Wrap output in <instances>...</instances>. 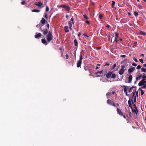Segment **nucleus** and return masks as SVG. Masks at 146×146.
<instances>
[{
  "mask_svg": "<svg viewBox=\"0 0 146 146\" xmlns=\"http://www.w3.org/2000/svg\"><path fill=\"white\" fill-rule=\"evenodd\" d=\"M49 27V24H47L46 26H45L44 28H42V27H40L41 31L43 32L44 35H46V38L48 42L52 40L53 38L52 33L48 30Z\"/></svg>",
  "mask_w": 146,
  "mask_h": 146,
  "instance_id": "1",
  "label": "nucleus"
},
{
  "mask_svg": "<svg viewBox=\"0 0 146 146\" xmlns=\"http://www.w3.org/2000/svg\"><path fill=\"white\" fill-rule=\"evenodd\" d=\"M82 54L80 53V59L79 60L77 61V66L78 68H79L80 67L82 64Z\"/></svg>",
  "mask_w": 146,
  "mask_h": 146,
  "instance_id": "2",
  "label": "nucleus"
},
{
  "mask_svg": "<svg viewBox=\"0 0 146 146\" xmlns=\"http://www.w3.org/2000/svg\"><path fill=\"white\" fill-rule=\"evenodd\" d=\"M132 102L133 104V107H132V112H134L136 114H137V113L138 112V111L137 109V107L135 105L133 104V100L132 99H131Z\"/></svg>",
  "mask_w": 146,
  "mask_h": 146,
  "instance_id": "3",
  "label": "nucleus"
},
{
  "mask_svg": "<svg viewBox=\"0 0 146 146\" xmlns=\"http://www.w3.org/2000/svg\"><path fill=\"white\" fill-rule=\"evenodd\" d=\"M136 88H135L134 89L132 92V94H133L132 95V98H134V101L135 103L136 101V97L135 95L136 93Z\"/></svg>",
  "mask_w": 146,
  "mask_h": 146,
  "instance_id": "4",
  "label": "nucleus"
},
{
  "mask_svg": "<svg viewBox=\"0 0 146 146\" xmlns=\"http://www.w3.org/2000/svg\"><path fill=\"white\" fill-rule=\"evenodd\" d=\"M121 68L120 69L118 72L119 74L120 75H122L124 73L125 71V66H121Z\"/></svg>",
  "mask_w": 146,
  "mask_h": 146,
  "instance_id": "5",
  "label": "nucleus"
},
{
  "mask_svg": "<svg viewBox=\"0 0 146 146\" xmlns=\"http://www.w3.org/2000/svg\"><path fill=\"white\" fill-rule=\"evenodd\" d=\"M129 61V60H127V59H125V60H124L123 61H122L121 62V64H123V65H121V66H125V67H126L128 65V64L127 63V62H125L126 61Z\"/></svg>",
  "mask_w": 146,
  "mask_h": 146,
  "instance_id": "6",
  "label": "nucleus"
},
{
  "mask_svg": "<svg viewBox=\"0 0 146 146\" xmlns=\"http://www.w3.org/2000/svg\"><path fill=\"white\" fill-rule=\"evenodd\" d=\"M113 72H111V71H109L108 72V73L106 75V77L108 78H110L111 76V74L113 73Z\"/></svg>",
  "mask_w": 146,
  "mask_h": 146,
  "instance_id": "7",
  "label": "nucleus"
},
{
  "mask_svg": "<svg viewBox=\"0 0 146 146\" xmlns=\"http://www.w3.org/2000/svg\"><path fill=\"white\" fill-rule=\"evenodd\" d=\"M117 110L118 114L121 116L123 115V113L120 109L117 108Z\"/></svg>",
  "mask_w": 146,
  "mask_h": 146,
  "instance_id": "8",
  "label": "nucleus"
},
{
  "mask_svg": "<svg viewBox=\"0 0 146 146\" xmlns=\"http://www.w3.org/2000/svg\"><path fill=\"white\" fill-rule=\"evenodd\" d=\"M35 4V5L39 7H41L43 5V4L41 3L40 1L38 3H36Z\"/></svg>",
  "mask_w": 146,
  "mask_h": 146,
  "instance_id": "9",
  "label": "nucleus"
},
{
  "mask_svg": "<svg viewBox=\"0 0 146 146\" xmlns=\"http://www.w3.org/2000/svg\"><path fill=\"white\" fill-rule=\"evenodd\" d=\"M145 83H146V82H144L142 80L139 83L138 85L139 86H141L143 85Z\"/></svg>",
  "mask_w": 146,
  "mask_h": 146,
  "instance_id": "10",
  "label": "nucleus"
},
{
  "mask_svg": "<svg viewBox=\"0 0 146 146\" xmlns=\"http://www.w3.org/2000/svg\"><path fill=\"white\" fill-rule=\"evenodd\" d=\"M135 70V68L133 67L131 68L128 70V72L129 74H131Z\"/></svg>",
  "mask_w": 146,
  "mask_h": 146,
  "instance_id": "11",
  "label": "nucleus"
},
{
  "mask_svg": "<svg viewBox=\"0 0 146 146\" xmlns=\"http://www.w3.org/2000/svg\"><path fill=\"white\" fill-rule=\"evenodd\" d=\"M40 22L42 24H44L46 22L47 23H48L47 21H46L45 19H44L43 18H42V20Z\"/></svg>",
  "mask_w": 146,
  "mask_h": 146,
  "instance_id": "12",
  "label": "nucleus"
},
{
  "mask_svg": "<svg viewBox=\"0 0 146 146\" xmlns=\"http://www.w3.org/2000/svg\"><path fill=\"white\" fill-rule=\"evenodd\" d=\"M42 36L41 33H39L35 35V37L36 38H40Z\"/></svg>",
  "mask_w": 146,
  "mask_h": 146,
  "instance_id": "13",
  "label": "nucleus"
},
{
  "mask_svg": "<svg viewBox=\"0 0 146 146\" xmlns=\"http://www.w3.org/2000/svg\"><path fill=\"white\" fill-rule=\"evenodd\" d=\"M41 41L42 43L45 44L46 45H47L48 43L47 42V41L45 38L42 39H41Z\"/></svg>",
  "mask_w": 146,
  "mask_h": 146,
  "instance_id": "14",
  "label": "nucleus"
},
{
  "mask_svg": "<svg viewBox=\"0 0 146 146\" xmlns=\"http://www.w3.org/2000/svg\"><path fill=\"white\" fill-rule=\"evenodd\" d=\"M64 30L65 31V32L66 33H68L69 32L68 27L67 26H64Z\"/></svg>",
  "mask_w": 146,
  "mask_h": 146,
  "instance_id": "15",
  "label": "nucleus"
},
{
  "mask_svg": "<svg viewBox=\"0 0 146 146\" xmlns=\"http://www.w3.org/2000/svg\"><path fill=\"white\" fill-rule=\"evenodd\" d=\"M64 8L65 9L66 11H69L70 9V7H69L68 6L65 5H64Z\"/></svg>",
  "mask_w": 146,
  "mask_h": 146,
  "instance_id": "16",
  "label": "nucleus"
},
{
  "mask_svg": "<svg viewBox=\"0 0 146 146\" xmlns=\"http://www.w3.org/2000/svg\"><path fill=\"white\" fill-rule=\"evenodd\" d=\"M131 101H132L130 99H129L128 102V103L129 104V107L131 108V109H132V106L131 103Z\"/></svg>",
  "mask_w": 146,
  "mask_h": 146,
  "instance_id": "17",
  "label": "nucleus"
},
{
  "mask_svg": "<svg viewBox=\"0 0 146 146\" xmlns=\"http://www.w3.org/2000/svg\"><path fill=\"white\" fill-rule=\"evenodd\" d=\"M132 75H130L128 77V82L131 83L132 79Z\"/></svg>",
  "mask_w": 146,
  "mask_h": 146,
  "instance_id": "18",
  "label": "nucleus"
},
{
  "mask_svg": "<svg viewBox=\"0 0 146 146\" xmlns=\"http://www.w3.org/2000/svg\"><path fill=\"white\" fill-rule=\"evenodd\" d=\"M112 102H113V101L110 99H108L107 101V103L109 104L112 105Z\"/></svg>",
  "mask_w": 146,
  "mask_h": 146,
  "instance_id": "19",
  "label": "nucleus"
},
{
  "mask_svg": "<svg viewBox=\"0 0 146 146\" xmlns=\"http://www.w3.org/2000/svg\"><path fill=\"white\" fill-rule=\"evenodd\" d=\"M74 44L75 46H78V42L77 40L76 39H75L74 41Z\"/></svg>",
  "mask_w": 146,
  "mask_h": 146,
  "instance_id": "20",
  "label": "nucleus"
},
{
  "mask_svg": "<svg viewBox=\"0 0 146 146\" xmlns=\"http://www.w3.org/2000/svg\"><path fill=\"white\" fill-rule=\"evenodd\" d=\"M135 88H136L134 86H132L130 88L129 92H131L132 91H133V89H135Z\"/></svg>",
  "mask_w": 146,
  "mask_h": 146,
  "instance_id": "21",
  "label": "nucleus"
},
{
  "mask_svg": "<svg viewBox=\"0 0 146 146\" xmlns=\"http://www.w3.org/2000/svg\"><path fill=\"white\" fill-rule=\"evenodd\" d=\"M142 77V75H139V76L137 77L136 78V81L139 80Z\"/></svg>",
  "mask_w": 146,
  "mask_h": 146,
  "instance_id": "22",
  "label": "nucleus"
},
{
  "mask_svg": "<svg viewBox=\"0 0 146 146\" xmlns=\"http://www.w3.org/2000/svg\"><path fill=\"white\" fill-rule=\"evenodd\" d=\"M116 76V74L115 73H113L111 74V78H115Z\"/></svg>",
  "mask_w": 146,
  "mask_h": 146,
  "instance_id": "23",
  "label": "nucleus"
},
{
  "mask_svg": "<svg viewBox=\"0 0 146 146\" xmlns=\"http://www.w3.org/2000/svg\"><path fill=\"white\" fill-rule=\"evenodd\" d=\"M33 12H39L40 11V10L36 9H34L32 11Z\"/></svg>",
  "mask_w": 146,
  "mask_h": 146,
  "instance_id": "24",
  "label": "nucleus"
},
{
  "mask_svg": "<svg viewBox=\"0 0 146 146\" xmlns=\"http://www.w3.org/2000/svg\"><path fill=\"white\" fill-rule=\"evenodd\" d=\"M112 4H111V7L112 8H113L114 7V5L115 4V2L114 1H112Z\"/></svg>",
  "mask_w": 146,
  "mask_h": 146,
  "instance_id": "25",
  "label": "nucleus"
},
{
  "mask_svg": "<svg viewBox=\"0 0 146 146\" xmlns=\"http://www.w3.org/2000/svg\"><path fill=\"white\" fill-rule=\"evenodd\" d=\"M102 72H103V70H101V71H98V72H96L95 73V74H101L102 73Z\"/></svg>",
  "mask_w": 146,
  "mask_h": 146,
  "instance_id": "26",
  "label": "nucleus"
},
{
  "mask_svg": "<svg viewBox=\"0 0 146 146\" xmlns=\"http://www.w3.org/2000/svg\"><path fill=\"white\" fill-rule=\"evenodd\" d=\"M141 70L142 72H146V69L144 68H142L141 69Z\"/></svg>",
  "mask_w": 146,
  "mask_h": 146,
  "instance_id": "27",
  "label": "nucleus"
},
{
  "mask_svg": "<svg viewBox=\"0 0 146 146\" xmlns=\"http://www.w3.org/2000/svg\"><path fill=\"white\" fill-rule=\"evenodd\" d=\"M122 87H124V92L125 93L127 92V88H126V86H122Z\"/></svg>",
  "mask_w": 146,
  "mask_h": 146,
  "instance_id": "28",
  "label": "nucleus"
},
{
  "mask_svg": "<svg viewBox=\"0 0 146 146\" xmlns=\"http://www.w3.org/2000/svg\"><path fill=\"white\" fill-rule=\"evenodd\" d=\"M134 14L136 17H137L138 15V13L136 11H135L134 12Z\"/></svg>",
  "mask_w": 146,
  "mask_h": 146,
  "instance_id": "29",
  "label": "nucleus"
},
{
  "mask_svg": "<svg viewBox=\"0 0 146 146\" xmlns=\"http://www.w3.org/2000/svg\"><path fill=\"white\" fill-rule=\"evenodd\" d=\"M141 35H146V33L145 32L141 31Z\"/></svg>",
  "mask_w": 146,
  "mask_h": 146,
  "instance_id": "30",
  "label": "nucleus"
},
{
  "mask_svg": "<svg viewBox=\"0 0 146 146\" xmlns=\"http://www.w3.org/2000/svg\"><path fill=\"white\" fill-rule=\"evenodd\" d=\"M83 16L84 17V18L86 19H89V18L85 14L83 15Z\"/></svg>",
  "mask_w": 146,
  "mask_h": 146,
  "instance_id": "31",
  "label": "nucleus"
},
{
  "mask_svg": "<svg viewBox=\"0 0 146 146\" xmlns=\"http://www.w3.org/2000/svg\"><path fill=\"white\" fill-rule=\"evenodd\" d=\"M68 24L69 26H72V22L70 21H68Z\"/></svg>",
  "mask_w": 146,
  "mask_h": 146,
  "instance_id": "32",
  "label": "nucleus"
},
{
  "mask_svg": "<svg viewBox=\"0 0 146 146\" xmlns=\"http://www.w3.org/2000/svg\"><path fill=\"white\" fill-rule=\"evenodd\" d=\"M141 68V66L140 65H139L137 66L136 69H140Z\"/></svg>",
  "mask_w": 146,
  "mask_h": 146,
  "instance_id": "33",
  "label": "nucleus"
},
{
  "mask_svg": "<svg viewBox=\"0 0 146 146\" xmlns=\"http://www.w3.org/2000/svg\"><path fill=\"white\" fill-rule=\"evenodd\" d=\"M71 21H72V24H74V23H75V22L74 21V18L72 17V18L71 19Z\"/></svg>",
  "mask_w": 146,
  "mask_h": 146,
  "instance_id": "34",
  "label": "nucleus"
},
{
  "mask_svg": "<svg viewBox=\"0 0 146 146\" xmlns=\"http://www.w3.org/2000/svg\"><path fill=\"white\" fill-rule=\"evenodd\" d=\"M115 38H116V39H117V38L119 36V33H115Z\"/></svg>",
  "mask_w": 146,
  "mask_h": 146,
  "instance_id": "35",
  "label": "nucleus"
},
{
  "mask_svg": "<svg viewBox=\"0 0 146 146\" xmlns=\"http://www.w3.org/2000/svg\"><path fill=\"white\" fill-rule=\"evenodd\" d=\"M99 17L100 19H102L103 17V16L102 14L99 15Z\"/></svg>",
  "mask_w": 146,
  "mask_h": 146,
  "instance_id": "36",
  "label": "nucleus"
},
{
  "mask_svg": "<svg viewBox=\"0 0 146 146\" xmlns=\"http://www.w3.org/2000/svg\"><path fill=\"white\" fill-rule=\"evenodd\" d=\"M110 65L109 63H108V62L106 63L104 65V66H109Z\"/></svg>",
  "mask_w": 146,
  "mask_h": 146,
  "instance_id": "37",
  "label": "nucleus"
},
{
  "mask_svg": "<svg viewBox=\"0 0 146 146\" xmlns=\"http://www.w3.org/2000/svg\"><path fill=\"white\" fill-rule=\"evenodd\" d=\"M36 27L38 28H39L40 27H42V26H41V24H38V25H37V26H36Z\"/></svg>",
  "mask_w": 146,
  "mask_h": 146,
  "instance_id": "38",
  "label": "nucleus"
},
{
  "mask_svg": "<svg viewBox=\"0 0 146 146\" xmlns=\"http://www.w3.org/2000/svg\"><path fill=\"white\" fill-rule=\"evenodd\" d=\"M84 69L86 71L87 70H88V71H89V72H90V69H86V67H84Z\"/></svg>",
  "mask_w": 146,
  "mask_h": 146,
  "instance_id": "39",
  "label": "nucleus"
},
{
  "mask_svg": "<svg viewBox=\"0 0 146 146\" xmlns=\"http://www.w3.org/2000/svg\"><path fill=\"white\" fill-rule=\"evenodd\" d=\"M141 95H143L144 94V92L142 90H141Z\"/></svg>",
  "mask_w": 146,
  "mask_h": 146,
  "instance_id": "40",
  "label": "nucleus"
},
{
  "mask_svg": "<svg viewBox=\"0 0 146 146\" xmlns=\"http://www.w3.org/2000/svg\"><path fill=\"white\" fill-rule=\"evenodd\" d=\"M64 5H60L58 7L59 8L62 7V8H64Z\"/></svg>",
  "mask_w": 146,
  "mask_h": 146,
  "instance_id": "41",
  "label": "nucleus"
},
{
  "mask_svg": "<svg viewBox=\"0 0 146 146\" xmlns=\"http://www.w3.org/2000/svg\"><path fill=\"white\" fill-rule=\"evenodd\" d=\"M49 8L48 7V6H47L46 7V11L48 12L49 11Z\"/></svg>",
  "mask_w": 146,
  "mask_h": 146,
  "instance_id": "42",
  "label": "nucleus"
},
{
  "mask_svg": "<svg viewBox=\"0 0 146 146\" xmlns=\"http://www.w3.org/2000/svg\"><path fill=\"white\" fill-rule=\"evenodd\" d=\"M21 4L22 5H25L26 4V2L25 1H23L21 2Z\"/></svg>",
  "mask_w": 146,
  "mask_h": 146,
  "instance_id": "43",
  "label": "nucleus"
},
{
  "mask_svg": "<svg viewBox=\"0 0 146 146\" xmlns=\"http://www.w3.org/2000/svg\"><path fill=\"white\" fill-rule=\"evenodd\" d=\"M116 66V64H114L112 66V69H114L115 67Z\"/></svg>",
  "mask_w": 146,
  "mask_h": 146,
  "instance_id": "44",
  "label": "nucleus"
},
{
  "mask_svg": "<svg viewBox=\"0 0 146 146\" xmlns=\"http://www.w3.org/2000/svg\"><path fill=\"white\" fill-rule=\"evenodd\" d=\"M139 60L143 64V59H139Z\"/></svg>",
  "mask_w": 146,
  "mask_h": 146,
  "instance_id": "45",
  "label": "nucleus"
},
{
  "mask_svg": "<svg viewBox=\"0 0 146 146\" xmlns=\"http://www.w3.org/2000/svg\"><path fill=\"white\" fill-rule=\"evenodd\" d=\"M83 35L84 36H85L87 37H89V36H88V35H86L85 33H84L83 34Z\"/></svg>",
  "mask_w": 146,
  "mask_h": 146,
  "instance_id": "46",
  "label": "nucleus"
},
{
  "mask_svg": "<svg viewBox=\"0 0 146 146\" xmlns=\"http://www.w3.org/2000/svg\"><path fill=\"white\" fill-rule=\"evenodd\" d=\"M145 88H146V84H144V86L142 87L143 89H145Z\"/></svg>",
  "mask_w": 146,
  "mask_h": 146,
  "instance_id": "47",
  "label": "nucleus"
},
{
  "mask_svg": "<svg viewBox=\"0 0 146 146\" xmlns=\"http://www.w3.org/2000/svg\"><path fill=\"white\" fill-rule=\"evenodd\" d=\"M138 91H136V93H135V94H136V96L138 97Z\"/></svg>",
  "mask_w": 146,
  "mask_h": 146,
  "instance_id": "48",
  "label": "nucleus"
},
{
  "mask_svg": "<svg viewBox=\"0 0 146 146\" xmlns=\"http://www.w3.org/2000/svg\"><path fill=\"white\" fill-rule=\"evenodd\" d=\"M132 65L134 66H137V64L135 63H133Z\"/></svg>",
  "mask_w": 146,
  "mask_h": 146,
  "instance_id": "49",
  "label": "nucleus"
},
{
  "mask_svg": "<svg viewBox=\"0 0 146 146\" xmlns=\"http://www.w3.org/2000/svg\"><path fill=\"white\" fill-rule=\"evenodd\" d=\"M126 56L125 55H121L120 56V57L123 58H125Z\"/></svg>",
  "mask_w": 146,
  "mask_h": 146,
  "instance_id": "50",
  "label": "nucleus"
},
{
  "mask_svg": "<svg viewBox=\"0 0 146 146\" xmlns=\"http://www.w3.org/2000/svg\"><path fill=\"white\" fill-rule=\"evenodd\" d=\"M112 105V106H115V104L114 103V102H112V105Z\"/></svg>",
  "mask_w": 146,
  "mask_h": 146,
  "instance_id": "51",
  "label": "nucleus"
},
{
  "mask_svg": "<svg viewBox=\"0 0 146 146\" xmlns=\"http://www.w3.org/2000/svg\"><path fill=\"white\" fill-rule=\"evenodd\" d=\"M133 60H134V61L136 62H138V61H137V59L136 58H134Z\"/></svg>",
  "mask_w": 146,
  "mask_h": 146,
  "instance_id": "52",
  "label": "nucleus"
},
{
  "mask_svg": "<svg viewBox=\"0 0 146 146\" xmlns=\"http://www.w3.org/2000/svg\"><path fill=\"white\" fill-rule=\"evenodd\" d=\"M66 59H68L69 58V56L68 54H66Z\"/></svg>",
  "mask_w": 146,
  "mask_h": 146,
  "instance_id": "53",
  "label": "nucleus"
},
{
  "mask_svg": "<svg viewBox=\"0 0 146 146\" xmlns=\"http://www.w3.org/2000/svg\"><path fill=\"white\" fill-rule=\"evenodd\" d=\"M111 94V93H110V92H108L106 94V96H108V95H110V94Z\"/></svg>",
  "mask_w": 146,
  "mask_h": 146,
  "instance_id": "54",
  "label": "nucleus"
},
{
  "mask_svg": "<svg viewBox=\"0 0 146 146\" xmlns=\"http://www.w3.org/2000/svg\"><path fill=\"white\" fill-rule=\"evenodd\" d=\"M86 23L88 24H90V22L89 21H86Z\"/></svg>",
  "mask_w": 146,
  "mask_h": 146,
  "instance_id": "55",
  "label": "nucleus"
},
{
  "mask_svg": "<svg viewBox=\"0 0 146 146\" xmlns=\"http://www.w3.org/2000/svg\"><path fill=\"white\" fill-rule=\"evenodd\" d=\"M142 78H146V75H143V76H142Z\"/></svg>",
  "mask_w": 146,
  "mask_h": 146,
  "instance_id": "56",
  "label": "nucleus"
},
{
  "mask_svg": "<svg viewBox=\"0 0 146 146\" xmlns=\"http://www.w3.org/2000/svg\"><path fill=\"white\" fill-rule=\"evenodd\" d=\"M138 7L139 8H142V6L140 5H138Z\"/></svg>",
  "mask_w": 146,
  "mask_h": 146,
  "instance_id": "57",
  "label": "nucleus"
},
{
  "mask_svg": "<svg viewBox=\"0 0 146 146\" xmlns=\"http://www.w3.org/2000/svg\"><path fill=\"white\" fill-rule=\"evenodd\" d=\"M101 48V47H96V49L98 50H100Z\"/></svg>",
  "mask_w": 146,
  "mask_h": 146,
  "instance_id": "58",
  "label": "nucleus"
},
{
  "mask_svg": "<svg viewBox=\"0 0 146 146\" xmlns=\"http://www.w3.org/2000/svg\"><path fill=\"white\" fill-rule=\"evenodd\" d=\"M114 41L116 42V43H117L118 42V40H117L116 39V38H115Z\"/></svg>",
  "mask_w": 146,
  "mask_h": 146,
  "instance_id": "59",
  "label": "nucleus"
},
{
  "mask_svg": "<svg viewBox=\"0 0 146 146\" xmlns=\"http://www.w3.org/2000/svg\"><path fill=\"white\" fill-rule=\"evenodd\" d=\"M106 27L107 28H109L110 27V25H106Z\"/></svg>",
  "mask_w": 146,
  "mask_h": 146,
  "instance_id": "60",
  "label": "nucleus"
},
{
  "mask_svg": "<svg viewBox=\"0 0 146 146\" xmlns=\"http://www.w3.org/2000/svg\"><path fill=\"white\" fill-rule=\"evenodd\" d=\"M45 17L46 18H47V14H45Z\"/></svg>",
  "mask_w": 146,
  "mask_h": 146,
  "instance_id": "61",
  "label": "nucleus"
},
{
  "mask_svg": "<svg viewBox=\"0 0 146 146\" xmlns=\"http://www.w3.org/2000/svg\"><path fill=\"white\" fill-rule=\"evenodd\" d=\"M119 105L118 104H117L115 106L116 107H117L119 106Z\"/></svg>",
  "mask_w": 146,
  "mask_h": 146,
  "instance_id": "62",
  "label": "nucleus"
},
{
  "mask_svg": "<svg viewBox=\"0 0 146 146\" xmlns=\"http://www.w3.org/2000/svg\"><path fill=\"white\" fill-rule=\"evenodd\" d=\"M81 35V33H79L78 34V36H80Z\"/></svg>",
  "mask_w": 146,
  "mask_h": 146,
  "instance_id": "63",
  "label": "nucleus"
},
{
  "mask_svg": "<svg viewBox=\"0 0 146 146\" xmlns=\"http://www.w3.org/2000/svg\"><path fill=\"white\" fill-rule=\"evenodd\" d=\"M143 66L144 67H146V64H143Z\"/></svg>",
  "mask_w": 146,
  "mask_h": 146,
  "instance_id": "64",
  "label": "nucleus"
}]
</instances>
